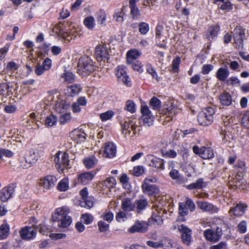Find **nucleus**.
I'll list each match as a JSON object with an SVG mask.
<instances>
[{
  "instance_id": "nucleus-43",
  "label": "nucleus",
  "mask_w": 249,
  "mask_h": 249,
  "mask_svg": "<svg viewBox=\"0 0 249 249\" xmlns=\"http://www.w3.org/2000/svg\"><path fill=\"white\" fill-rule=\"evenodd\" d=\"M219 31V28L218 27H210L208 30V33L206 35V36L208 40H211V39H213L217 36Z\"/></svg>"
},
{
  "instance_id": "nucleus-28",
  "label": "nucleus",
  "mask_w": 249,
  "mask_h": 249,
  "mask_svg": "<svg viewBox=\"0 0 249 249\" xmlns=\"http://www.w3.org/2000/svg\"><path fill=\"white\" fill-rule=\"evenodd\" d=\"M98 162V160L93 155L85 158L83 160V163L87 169L95 167Z\"/></svg>"
},
{
  "instance_id": "nucleus-25",
  "label": "nucleus",
  "mask_w": 249,
  "mask_h": 249,
  "mask_svg": "<svg viewBox=\"0 0 249 249\" xmlns=\"http://www.w3.org/2000/svg\"><path fill=\"white\" fill-rule=\"evenodd\" d=\"M148 165L159 170H163L165 169V161L163 159L151 156L150 157Z\"/></svg>"
},
{
  "instance_id": "nucleus-50",
  "label": "nucleus",
  "mask_w": 249,
  "mask_h": 249,
  "mask_svg": "<svg viewBox=\"0 0 249 249\" xmlns=\"http://www.w3.org/2000/svg\"><path fill=\"white\" fill-rule=\"evenodd\" d=\"M57 118L53 115H50L45 120V125L48 126H53L57 122Z\"/></svg>"
},
{
  "instance_id": "nucleus-51",
  "label": "nucleus",
  "mask_w": 249,
  "mask_h": 249,
  "mask_svg": "<svg viewBox=\"0 0 249 249\" xmlns=\"http://www.w3.org/2000/svg\"><path fill=\"white\" fill-rule=\"evenodd\" d=\"M116 184V182L115 178L112 177L107 178L104 181V185L109 189L114 187Z\"/></svg>"
},
{
  "instance_id": "nucleus-18",
  "label": "nucleus",
  "mask_w": 249,
  "mask_h": 249,
  "mask_svg": "<svg viewBox=\"0 0 249 249\" xmlns=\"http://www.w3.org/2000/svg\"><path fill=\"white\" fill-rule=\"evenodd\" d=\"M178 229L181 233L182 243L187 246H189L192 241L191 230L183 224L178 226Z\"/></svg>"
},
{
  "instance_id": "nucleus-14",
  "label": "nucleus",
  "mask_w": 249,
  "mask_h": 249,
  "mask_svg": "<svg viewBox=\"0 0 249 249\" xmlns=\"http://www.w3.org/2000/svg\"><path fill=\"white\" fill-rule=\"evenodd\" d=\"M57 181V178L53 175H48L39 179L38 184L44 190H49L53 188Z\"/></svg>"
},
{
  "instance_id": "nucleus-36",
  "label": "nucleus",
  "mask_w": 249,
  "mask_h": 249,
  "mask_svg": "<svg viewBox=\"0 0 249 249\" xmlns=\"http://www.w3.org/2000/svg\"><path fill=\"white\" fill-rule=\"evenodd\" d=\"M220 135H221L223 143L230 142L231 140L233 139V136L231 133L229 131H227L225 129L221 128L219 131Z\"/></svg>"
},
{
  "instance_id": "nucleus-37",
  "label": "nucleus",
  "mask_w": 249,
  "mask_h": 249,
  "mask_svg": "<svg viewBox=\"0 0 249 249\" xmlns=\"http://www.w3.org/2000/svg\"><path fill=\"white\" fill-rule=\"evenodd\" d=\"M81 90V88L80 86L76 84L68 86L66 89L67 93L71 96H74L78 94Z\"/></svg>"
},
{
  "instance_id": "nucleus-61",
  "label": "nucleus",
  "mask_w": 249,
  "mask_h": 249,
  "mask_svg": "<svg viewBox=\"0 0 249 249\" xmlns=\"http://www.w3.org/2000/svg\"><path fill=\"white\" fill-rule=\"evenodd\" d=\"M131 64L132 68L134 71H137L139 73H141L142 71V66L140 62L137 61Z\"/></svg>"
},
{
  "instance_id": "nucleus-59",
  "label": "nucleus",
  "mask_w": 249,
  "mask_h": 249,
  "mask_svg": "<svg viewBox=\"0 0 249 249\" xmlns=\"http://www.w3.org/2000/svg\"><path fill=\"white\" fill-rule=\"evenodd\" d=\"M180 62V58L177 57L173 59L172 63V70L174 71L178 72V66Z\"/></svg>"
},
{
  "instance_id": "nucleus-48",
  "label": "nucleus",
  "mask_w": 249,
  "mask_h": 249,
  "mask_svg": "<svg viewBox=\"0 0 249 249\" xmlns=\"http://www.w3.org/2000/svg\"><path fill=\"white\" fill-rule=\"evenodd\" d=\"M81 221L86 225L91 223L93 221V216L90 213H83L81 216Z\"/></svg>"
},
{
  "instance_id": "nucleus-13",
  "label": "nucleus",
  "mask_w": 249,
  "mask_h": 249,
  "mask_svg": "<svg viewBox=\"0 0 249 249\" xmlns=\"http://www.w3.org/2000/svg\"><path fill=\"white\" fill-rule=\"evenodd\" d=\"M37 230L32 226H26L20 229L19 233L20 238L25 241L34 240L36 236Z\"/></svg>"
},
{
  "instance_id": "nucleus-62",
  "label": "nucleus",
  "mask_w": 249,
  "mask_h": 249,
  "mask_svg": "<svg viewBox=\"0 0 249 249\" xmlns=\"http://www.w3.org/2000/svg\"><path fill=\"white\" fill-rule=\"evenodd\" d=\"M151 218L153 222L156 223L158 225L161 224L162 222L161 216L157 213H153L151 216Z\"/></svg>"
},
{
  "instance_id": "nucleus-40",
  "label": "nucleus",
  "mask_w": 249,
  "mask_h": 249,
  "mask_svg": "<svg viewBox=\"0 0 249 249\" xmlns=\"http://www.w3.org/2000/svg\"><path fill=\"white\" fill-rule=\"evenodd\" d=\"M221 2L222 4L221 5L220 8L226 12L230 11L232 9V6L231 3L229 1H224V0H213V2L218 5L219 4L218 2Z\"/></svg>"
},
{
  "instance_id": "nucleus-44",
  "label": "nucleus",
  "mask_w": 249,
  "mask_h": 249,
  "mask_svg": "<svg viewBox=\"0 0 249 249\" xmlns=\"http://www.w3.org/2000/svg\"><path fill=\"white\" fill-rule=\"evenodd\" d=\"M84 24L89 30H92L95 25V20L93 17L89 16L84 20Z\"/></svg>"
},
{
  "instance_id": "nucleus-3",
  "label": "nucleus",
  "mask_w": 249,
  "mask_h": 249,
  "mask_svg": "<svg viewBox=\"0 0 249 249\" xmlns=\"http://www.w3.org/2000/svg\"><path fill=\"white\" fill-rule=\"evenodd\" d=\"M44 103L47 106L46 107L53 106V109H67L70 107V102L62 99L59 93L55 90L49 92Z\"/></svg>"
},
{
  "instance_id": "nucleus-9",
  "label": "nucleus",
  "mask_w": 249,
  "mask_h": 249,
  "mask_svg": "<svg viewBox=\"0 0 249 249\" xmlns=\"http://www.w3.org/2000/svg\"><path fill=\"white\" fill-rule=\"evenodd\" d=\"M215 110H201L197 115V121L199 124L207 126L213 122Z\"/></svg>"
},
{
  "instance_id": "nucleus-30",
  "label": "nucleus",
  "mask_w": 249,
  "mask_h": 249,
  "mask_svg": "<svg viewBox=\"0 0 249 249\" xmlns=\"http://www.w3.org/2000/svg\"><path fill=\"white\" fill-rule=\"evenodd\" d=\"M206 186V183L204 181L203 178H198L195 182H193L190 184L186 185L185 187L190 190L194 189H201Z\"/></svg>"
},
{
  "instance_id": "nucleus-49",
  "label": "nucleus",
  "mask_w": 249,
  "mask_h": 249,
  "mask_svg": "<svg viewBox=\"0 0 249 249\" xmlns=\"http://www.w3.org/2000/svg\"><path fill=\"white\" fill-rule=\"evenodd\" d=\"M149 105L154 109H159L161 107V102L157 97H153L149 101Z\"/></svg>"
},
{
  "instance_id": "nucleus-26",
  "label": "nucleus",
  "mask_w": 249,
  "mask_h": 249,
  "mask_svg": "<svg viewBox=\"0 0 249 249\" xmlns=\"http://www.w3.org/2000/svg\"><path fill=\"white\" fill-rule=\"evenodd\" d=\"M147 229L148 227L145 224L138 221L135 222V224L128 229V231L131 233L135 232L144 233L147 231Z\"/></svg>"
},
{
  "instance_id": "nucleus-56",
  "label": "nucleus",
  "mask_w": 249,
  "mask_h": 249,
  "mask_svg": "<svg viewBox=\"0 0 249 249\" xmlns=\"http://www.w3.org/2000/svg\"><path fill=\"white\" fill-rule=\"evenodd\" d=\"M241 124L244 127L249 129V110H247L242 118Z\"/></svg>"
},
{
  "instance_id": "nucleus-15",
  "label": "nucleus",
  "mask_w": 249,
  "mask_h": 249,
  "mask_svg": "<svg viewBox=\"0 0 249 249\" xmlns=\"http://www.w3.org/2000/svg\"><path fill=\"white\" fill-rule=\"evenodd\" d=\"M245 36V29L241 26H237L233 32V37L236 49H240L243 47V40Z\"/></svg>"
},
{
  "instance_id": "nucleus-52",
  "label": "nucleus",
  "mask_w": 249,
  "mask_h": 249,
  "mask_svg": "<svg viewBox=\"0 0 249 249\" xmlns=\"http://www.w3.org/2000/svg\"><path fill=\"white\" fill-rule=\"evenodd\" d=\"M98 227L99 231L101 232H105L107 231L109 228L108 224L106 223L105 221L100 220L98 222Z\"/></svg>"
},
{
  "instance_id": "nucleus-33",
  "label": "nucleus",
  "mask_w": 249,
  "mask_h": 249,
  "mask_svg": "<svg viewBox=\"0 0 249 249\" xmlns=\"http://www.w3.org/2000/svg\"><path fill=\"white\" fill-rule=\"evenodd\" d=\"M229 75L228 69L224 68H219L216 72V78L220 81H225Z\"/></svg>"
},
{
  "instance_id": "nucleus-12",
  "label": "nucleus",
  "mask_w": 249,
  "mask_h": 249,
  "mask_svg": "<svg viewBox=\"0 0 249 249\" xmlns=\"http://www.w3.org/2000/svg\"><path fill=\"white\" fill-rule=\"evenodd\" d=\"M17 187V183L13 182L3 187L0 190V200L5 202L13 197L15 189Z\"/></svg>"
},
{
  "instance_id": "nucleus-17",
  "label": "nucleus",
  "mask_w": 249,
  "mask_h": 249,
  "mask_svg": "<svg viewBox=\"0 0 249 249\" xmlns=\"http://www.w3.org/2000/svg\"><path fill=\"white\" fill-rule=\"evenodd\" d=\"M99 170L98 169H96L90 172H85L78 174L76 178V183L82 185L88 184L93 179Z\"/></svg>"
},
{
  "instance_id": "nucleus-21",
  "label": "nucleus",
  "mask_w": 249,
  "mask_h": 249,
  "mask_svg": "<svg viewBox=\"0 0 249 249\" xmlns=\"http://www.w3.org/2000/svg\"><path fill=\"white\" fill-rule=\"evenodd\" d=\"M95 54L98 61H107L109 59V53L105 45H99L96 47Z\"/></svg>"
},
{
  "instance_id": "nucleus-60",
  "label": "nucleus",
  "mask_w": 249,
  "mask_h": 249,
  "mask_svg": "<svg viewBox=\"0 0 249 249\" xmlns=\"http://www.w3.org/2000/svg\"><path fill=\"white\" fill-rule=\"evenodd\" d=\"M38 220L35 216H31L28 220V224L33 228L38 230Z\"/></svg>"
},
{
  "instance_id": "nucleus-39",
  "label": "nucleus",
  "mask_w": 249,
  "mask_h": 249,
  "mask_svg": "<svg viewBox=\"0 0 249 249\" xmlns=\"http://www.w3.org/2000/svg\"><path fill=\"white\" fill-rule=\"evenodd\" d=\"M96 18L99 24L105 26L107 18L106 12L103 10H100L96 12L95 15Z\"/></svg>"
},
{
  "instance_id": "nucleus-6",
  "label": "nucleus",
  "mask_w": 249,
  "mask_h": 249,
  "mask_svg": "<svg viewBox=\"0 0 249 249\" xmlns=\"http://www.w3.org/2000/svg\"><path fill=\"white\" fill-rule=\"evenodd\" d=\"M213 222L219 224L215 228L208 229L204 231L203 236L206 240L213 242L218 241L223 234L222 225L224 224V221L219 217L213 219Z\"/></svg>"
},
{
  "instance_id": "nucleus-10",
  "label": "nucleus",
  "mask_w": 249,
  "mask_h": 249,
  "mask_svg": "<svg viewBox=\"0 0 249 249\" xmlns=\"http://www.w3.org/2000/svg\"><path fill=\"white\" fill-rule=\"evenodd\" d=\"M192 149L195 154L198 155L204 160L211 159L214 156L213 150L210 147L202 146L199 147L195 145L193 147Z\"/></svg>"
},
{
  "instance_id": "nucleus-63",
  "label": "nucleus",
  "mask_w": 249,
  "mask_h": 249,
  "mask_svg": "<svg viewBox=\"0 0 249 249\" xmlns=\"http://www.w3.org/2000/svg\"><path fill=\"white\" fill-rule=\"evenodd\" d=\"M115 218L117 221L121 222V221H124V219L126 218V215L124 213V211H120L117 213Z\"/></svg>"
},
{
  "instance_id": "nucleus-42",
  "label": "nucleus",
  "mask_w": 249,
  "mask_h": 249,
  "mask_svg": "<svg viewBox=\"0 0 249 249\" xmlns=\"http://www.w3.org/2000/svg\"><path fill=\"white\" fill-rule=\"evenodd\" d=\"M36 162V159H33L30 160L29 159L24 158L20 161V166L23 169H28Z\"/></svg>"
},
{
  "instance_id": "nucleus-32",
  "label": "nucleus",
  "mask_w": 249,
  "mask_h": 249,
  "mask_svg": "<svg viewBox=\"0 0 249 249\" xmlns=\"http://www.w3.org/2000/svg\"><path fill=\"white\" fill-rule=\"evenodd\" d=\"M141 55V53L137 50L129 51L126 54V61L127 64L132 63V61L137 59Z\"/></svg>"
},
{
  "instance_id": "nucleus-4",
  "label": "nucleus",
  "mask_w": 249,
  "mask_h": 249,
  "mask_svg": "<svg viewBox=\"0 0 249 249\" xmlns=\"http://www.w3.org/2000/svg\"><path fill=\"white\" fill-rule=\"evenodd\" d=\"M64 23L59 22L53 29V31L66 43L70 42L77 36V31L73 27H64Z\"/></svg>"
},
{
  "instance_id": "nucleus-29",
  "label": "nucleus",
  "mask_w": 249,
  "mask_h": 249,
  "mask_svg": "<svg viewBox=\"0 0 249 249\" xmlns=\"http://www.w3.org/2000/svg\"><path fill=\"white\" fill-rule=\"evenodd\" d=\"M135 205L129 197L124 198L121 201V208L124 212H131L134 210Z\"/></svg>"
},
{
  "instance_id": "nucleus-11",
  "label": "nucleus",
  "mask_w": 249,
  "mask_h": 249,
  "mask_svg": "<svg viewBox=\"0 0 249 249\" xmlns=\"http://www.w3.org/2000/svg\"><path fill=\"white\" fill-rule=\"evenodd\" d=\"M196 209V205L192 200L189 197H186L184 202H179L178 203V213L179 215L182 217L188 215V211L194 212Z\"/></svg>"
},
{
  "instance_id": "nucleus-64",
  "label": "nucleus",
  "mask_w": 249,
  "mask_h": 249,
  "mask_svg": "<svg viewBox=\"0 0 249 249\" xmlns=\"http://www.w3.org/2000/svg\"><path fill=\"white\" fill-rule=\"evenodd\" d=\"M169 176L173 179L178 180L180 178L179 172L177 169H172L169 172Z\"/></svg>"
},
{
  "instance_id": "nucleus-57",
  "label": "nucleus",
  "mask_w": 249,
  "mask_h": 249,
  "mask_svg": "<svg viewBox=\"0 0 249 249\" xmlns=\"http://www.w3.org/2000/svg\"><path fill=\"white\" fill-rule=\"evenodd\" d=\"M62 77L65 78V80L68 83H72L74 80V75L70 72H66L63 73Z\"/></svg>"
},
{
  "instance_id": "nucleus-22",
  "label": "nucleus",
  "mask_w": 249,
  "mask_h": 249,
  "mask_svg": "<svg viewBox=\"0 0 249 249\" xmlns=\"http://www.w3.org/2000/svg\"><path fill=\"white\" fill-rule=\"evenodd\" d=\"M142 116L138 120L141 122H142L143 125L145 126H150L153 124L154 120V116L151 113L150 110H141Z\"/></svg>"
},
{
  "instance_id": "nucleus-34",
  "label": "nucleus",
  "mask_w": 249,
  "mask_h": 249,
  "mask_svg": "<svg viewBox=\"0 0 249 249\" xmlns=\"http://www.w3.org/2000/svg\"><path fill=\"white\" fill-rule=\"evenodd\" d=\"M69 180L67 177L62 178L58 183L57 189L59 191L65 192L69 189Z\"/></svg>"
},
{
  "instance_id": "nucleus-35",
  "label": "nucleus",
  "mask_w": 249,
  "mask_h": 249,
  "mask_svg": "<svg viewBox=\"0 0 249 249\" xmlns=\"http://www.w3.org/2000/svg\"><path fill=\"white\" fill-rule=\"evenodd\" d=\"M10 233V227L7 223H3L0 226V240L7 238Z\"/></svg>"
},
{
  "instance_id": "nucleus-55",
  "label": "nucleus",
  "mask_w": 249,
  "mask_h": 249,
  "mask_svg": "<svg viewBox=\"0 0 249 249\" xmlns=\"http://www.w3.org/2000/svg\"><path fill=\"white\" fill-rule=\"evenodd\" d=\"M71 119V115L70 113H66L60 115L59 123L61 124H64L69 122Z\"/></svg>"
},
{
  "instance_id": "nucleus-24",
  "label": "nucleus",
  "mask_w": 249,
  "mask_h": 249,
  "mask_svg": "<svg viewBox=\"0 0 249 249\" xmlns=\"http://www.w3.org/2000/svg\"><path fill=\"white\" fill-rule=\"evenodd\" d=\"M175 110H174V111ZM159 113L161 114L160 120H163L162 124L164 125H167V123L172 121L176 113L173 110H158Z\"/></svg>"
},
{
  "instance_id": "nucleus-38",
  "label": "nucleus",
  "mask_w": 249,
  "mask_h": 249,
  "mask_svg": "<svg viewBox=\"0 0 249 249\" xmlns=\"http://www.w3.org/2000/svg\"><path fill=\"white\" fill-rule=\"evenodd\" d=\"M79 205L82 207L87 209H90L93 206V198L91 196H89L87 198L81 199L79 201Z\"/></svg>"
},
{
  "instance_id": "nucleus-16",
  "label": "nucleus",
  "mask_w": 249,
  "mask_h": 249,
  "mask_svg": "<svg viewBox=\"0 0 249 249\" xmlns=\"http://www.w3.org/2000/svg\"><path fill=\"white\" fill-rule=\"evenodd\" d=\"M100 150L103 151L104 157L111 159L115 157L117 148L114 143L108 142L104 144Z\"/></svg>"
},
{
  "instance_id": "nucleus-54",
  "label": "nucleus",
  "mask_w": 249,
  "mask_h": 249,
  "mask_svg": "<svg viewBox=\"0 0 249 249\" xmlns=\"http://www.w3.org/2000/svg\"><path fill=\"white\" fill-rule=\"evenodd\" d=\"M86 104L87 101L85 97H80L78 99L76 103L72 104V109H76L79 106H85Z\"/></svg>"
},
{
  "instance_id": "nucleus-53",
  "label": "nucleus",
  "mask_w": 249,
  "mask_h": 249,
  "mask_svg": "<svg viewBox=\"0 0 249 249\" xmlns=\"http://www.w3.org/2000/svg\"><path fill=\"white\" fill-rule=\"evenodd\" d=\"M237 231L240 233H244L247 231V223L245 220L241 221L237 225Z\"/></svg>"
},
{
  "instance_id": "nucleus-2",
  "label": "nucleus",
  "mask_w": 249,
  "mask_h": 249,
  "mask_svg": "<svg viewBox=\"0 0 249 249\" xmlns=\"http://www.w3.org/2000/svg\"><path fill=\"white\" fill-rule=\"evenodd\" d=\"M69 210L65 207L56 209L52 214L53 222H58V227L61 228L69 227L72 223L71 217L68 215Z\"/></svg>"
},
{
  "instance_id": "nucleus-19",
  "label": "nucleus",
  "mask_w": 249,
  "mask_h": 249,
  "mask_svg": "<svg viewBox=\"0 0 249 249\" xmlns=\"http://www.w3.org/2000/svg\"><path fill=\"white\" fill-rule=\"evenodd\" d=\"M248 206L247 203L240 201L233 207H231L229 213H232L236 217L242 216L247 210Z\"/></svg>"
},
{
  "instance_id": "nucleus-23",
  "label": "nucleus",
  "mask_w": 249,
  "mask_h": 249,
  "mask_svg": "<svg viewBox=\"0 0 249 249\" xmlns=\"http://www.w3.org/2000/svg\"><path fill=\"white\" fill-rule=\"evenodd\" d=\"M198 207L203 211L208 212L211 213H217L219 208L216 206L206 201H197Z\"/></svg>"
},
{
  "instance_id": "nucleus-20",
  "label": "nucleus",
  "mask_w": 249,
  "mask_h": 249,
  "mask_svg": "<svg viewBox=\"0 0 249 249\" xmlns=\"http://www.w3.org/2000/svg\"><path fill=\"white\" fill-rule=\"evenodd\" d=\"M116 75L119 82H122L127 86L131 85V81L129 76L126 74L124 66H119L117 67L116 68Z\"/></svg>"
},
{
  "instance_id": "nucleus-7",
  "label": "nucleus",
  "mask_w": 249,
  "mask_h": 249,
  "mask_svg": "<svg viewBox=\"0 0 249 249\" xmlns=\"http://www.w3.org/2000/svg\"><path fill=\"white\" fill-rule=\"evenodd\" d=\"M96 68L94 62L88 56L84 55L78 60L77 70L78 72L83 76L89 75L95 71Z\"/></svg>"
},
{
  "instance_id": "nucleus-1",
  "label": "nucleus",
  "mask_w": 249,
  "mask_h": 249,
  "mask_svg": "<svg viewBox=\"0 0 249 249\" xmlns=\"http://www.w3.org/2000/svg\"><path fill=\"white\" fill-rule=\"evenodd\" d=\"M122 133L125 136L132 137L139 133L142 129L140 121L136 118H126L120 123Z\"/></svg>"
},
{
  "instance_id": "nucleus-41",
  "label": "nucleus",
  "mask_w": 249,
  "mask_h": 249,
  "mask_svg": "<svg viewBox=\"0 0 249 249\" xmlns=\"http://www.w3.org/2000/svg\"><path fill=\"white\" fill-rule=\"evenodd\" d=\"M177 151L178 154L182 157L185 163H187L188 161L189 156V150L188 148L182 145L179 147V149H178Z\"/></svg>"
},
{
  "instance_id": "nucleus-58",
  "label": "nucleus",
  "mask_w": 249,
  "mask_h": 249,
  "mask_svg": "<svg viewBox=\"0 0 249 249\" xmlns=\"http://www.w3.org/2000/svg\"><path fill=\"white\" fill-rule=\"evenodd\" d=\"M163 28V26L161 24L157 25L155 29L156 39H159L161 37Z\"/></svg>"
},
{
  "instance_id": "nucleus-8",
  "label": "nucleus",
  "mask_w": 249,
  "mask_h": 249,
  "mask_svg": "<svg viewBox=\"0 0 249 249\" xmlns=\"http://www.w3.org/2000/svg\"><path fill=\"white\" fill-rule=\"evenodd\" d=\"M61 154V152L59 151L55 154L54 161L58 172L60 173H62L69 165L70 160L68 154L65 152L62 154L61 157L60 158Z\"/></svg>"
},
{
  "instance_id": "nucleus-47",
  "label": "nucleus",
  "mask_w": 249,
  "mask_h": 249,
  "mask_svg": "<svg viewBox=\"0 0 249 249\" xmlns=\"http://www.w3.org/2000/svg\"><path fill=\"white\" fill-rule=\"evenodd\" d=\"M139 31L141 35H145L149 30V26L146 22H141L138 24Z\"/></svg>"
},
{
  "instance_id": "nucleus-45",
  "label": "nucleus",
  "mask_w": 249,
  "mask_h": 249,
  "mask_svg": "<svg viewBox=\"0 0 249 249\" xmlns=\"http://www.w3.org/2000/svg\"><path fill=\"white\" fill-rule=\"evenodd\" d=\"M219 99L220 102L223 105L229 106L231 104V95L228 93L224 92L221 94Z\"/></svg>"
},
{
  "instance_id": "nucleus-46",
  "label": "nucleus",
  "mask_w": 249,
  "mask_h": 249,
  "mask_svg": "<svg viewBox=\"0 0 249 249\" xmlns=\"http://www.w3.org/2000/svg\"><path fill=\"white\" fill-rule=\"evenodd\" d=\"M114 113L111 110H108L107 111L99 114L100 119L103 122L111 119L114 116Z\"/></svg>"
},
{
  "instance_id": "nucleus-5",
  "label": "nucleus",
  "mask_w": 249,
  "mask_h": 249,
  "mask_svg": "<svg viewBox=\"0 0 249 249\" xmlns=\"http://www.w3.org/2000/svg\"><path fill=\"white\" fill-rule=\"evenodd\" d=\"M157 181V178L155 177L146 178L141 186L142 193L149 197H157L160 193L159 186L155 184Z\"/></svg>"
},
{
  "instance_id": "nucleus-27",
  "label": "nucleus",
  "mask_w": 249,
  "mask_h": 249,
  "mask_svg": "<svg viewBox=\"0 0 249 249\" xmlns=\"http://www.w3.org/2000/svg\"><path fill=\"white\" fill-rule=\"evenodd\" d=\"M71 139L77 143L84 142L86 139V133L79 129L73 130L71 132Z\"/></svg>"
},
{
  "instance_id": "nucleus-31",
  "label": "nucleus",
  "mask_w": 249,
  "mask_h": 249,
  "mask_svg": "<svg viewBox=\"0 0 249 249\" xmlns=\"http://www.w3.org/2000/svg\"><path fill=\"white\" fill-rule=\"evenodd\" d=\"M135 205L136 206L137 212L140 213L148 206L147 199L146 198L137 199L135 201Z\"/></svg>"
}]
</instances>
